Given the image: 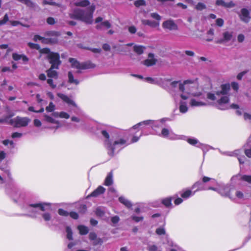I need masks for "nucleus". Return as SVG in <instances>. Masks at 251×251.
<instances>
[{
	"label": "nucleus",
	"mask_w": 251,
	"mask_h": 251,
	"mask_svg": "<svg viewBox=\"0 0 251 251\" xmlns=\"http://www.w3.org/2000/svg\"><path fill=\"white\" fill-rule=\"evenodd\" d=\"M40 52L47 55L46 58L51 64L50 67L52 68H55V69L59 68V66L61 64V61L60 60V55L58 53L52 52L50 49L47 48L40 50Z\"/></svg>",
	"instance_id": "f257e3e1"
},
{
	"label": "nucleus",
	"mask_w": 251,
	"mask_h": 251,
	"mask_svg": "<svg viewBox=\"0 0 251 251\" xmlns=\"http://www.w3.org/2000/svg\"><path fill=\"white\" fill-rule=\"evenodd\" d=\"M221 90L216 92V95L218 98L221 95H223L220 99L217 100V102L218 104L217 106L218 108L221 110L225 109V108L222 107L223 104L227 103L229 100L228 97L226 96L228 92L230 90V87L229 84H225L221 86Z\"/></svg>",
	"instance_id": "f03ea898"
},
{
	"label": "nucleus",
	"mask_w": 251,
	"mask_h": 251,
	"mask_svg": "<svg viewBox=\"0 0 251 251\" xmlns=\"http://www.w3.org/2000/svg\"><path fill=\"white\" fill-rule=\"evenodd\" d=\"M186 84H192L193 87L197 88L199 86L198 79L185 80L182 83L180 80L174 81L170 83V86L172 89H174L176 88L178 85L179 91L184 92L185 89V85Z\"/></svg>",
	"instance_id": "7ed1b4c3"
},
{
	"label": "nucleus",
	"mask_w": 251,
	"mask_h": 251,
	"mask_svg": "<svg viewBox=\"0 0 251 251\" xmlns=\"http://www.w3.org/2000/svg\"><path fill=\"white\" fill-rule=\"evenodd\" d=\"M95 8V5L92 4L88 8V12H85V11L82 9L80 21L87 24H92L93 21V13Z\"/></svg>",
	"instance_id": "20e7f679"
},
{
	"label": "nucleus",
	"mask_w": 251,
	"mask_h": 251,
	"mask_svg": "<svg viewBox=\"0 0 251 251\" xmlns=\"http://www.w3.org/2000/svg\"><path fill=\"white\" fill-rule=\"evenodd\" d=\"M30 122V120L27 117L17 116L13 119H10L8 123L9 125L13 126L14 127L19 128L27 126Z\"/></svg>",
	"instance_id": "39448f33"
},
{
	"label": "nucleus",
	"mask_w": 251,
	"mask_h": 251,
	"mask_svg": "<svg viewBox=\"0 0 251 251\" xmlns=\"http://www.w3.org/2000/svg\"><path fill=\"white\" fill-rule=\"evenodd\" d=\"M103 21V18L101 17H98L95 19V23L98 24L96 26V28L98 30H102L104 28L108 29L111 27V24L107 20Z\"/></svg>",
	"instance_id": "423d86ee"
},
{
	"label": "nucleus",
	"mask_w": 251,
	"mask_h": 251,
	"mask_svg": "<svg viewBox=\"0 0 251 251\" xmlns=\"http://www.w3.org/2000/svg\"><path fill=\"white\" fill-rule=\"evenodd\" d=\"M145 79L147 82H149L150 83L160 85L161 86H163L165 81L169 82V81H171L172 80V78H165V79L160 78L159 79H157L153 78H152L151 77H146L145 78Z\"/></svg>",
	"instance_id": "0eeeda50"
},
{
	"label": "nucleus",
	"mask_w": 251,
	"mask_h": 251,
	"mask_svg": "<svg viewBox=\"0 0 251 251\" xmlns=\"http://www.w3.org/2000/svg\"><path fill=\"white\" fill-rule=\"evenodd\" d=\"M162 27L169 30H176L178 29L177 25L172 20H169L164 22L162 24Z\"/></svg>",
	"instance_id": "6e6552de"
},
{
	"label": "nucleus",
	"mask_w": 251,
	"mask_h": 251,
	"mask_svg": "<svg viewBox=\"0 0 251 251\" xmlns=\"http://www.w3.org/2000/svg\"><path fill=\"white\" fill-rule=\"evenodd\" d=\"M239 17L241 20L246 23H249L251 19L250 12L246 8H242L241 10V13L239 14Z\"/></svg>",
	"instance_id": "1a4fd4ad"
},
{
	"label": "nucleus",
	"mask_w": 251,
	"mask_h": 251,
	"mask_svg": "<svg viewBox=\"0 0 251 251\" xmlns=\"http://www.w3.org/2000/svg\"><path fill=\"white\" fill-rule=\"evenodd\" d=\"M89 238L90 240L93 241L92 244L93 246L101 245L103 243L102 239L100 238H98L97 234L93 232H91L89 233Z\"/></svg>",
	"instance_id": "9d476101"
},
{
	"label": "nucleus",
	"mask_w": 251,
	"mask_h": 251,
	"mask_svg": "<svg viewBox=\"0 0 251 251\" xmlns=\"http://www.w3.org/2000/svg\"><path fill=\"white\" fill-rule=\"evenodd\" d=\"M232 37V32L226 31L223 33V38L216 41L217 44H223L231 40Z\"/></svg>",
	"instance_id": "9b49d317"
},
{
	"label": "nucleus",
	"mask_w": 251,
	"mask_h": 251,
	"mask_svg": "<svg viewBox=\"0 0 251 251\" xmlns=\"http://www.w3.org/2000/svg\"><path fill=\"white\" fill-rule=\"evenodd\" d=\"M148 59L144 61V64L147 66H151L154 65L156 63V59L154 58V54L152 53H150L148 55Z\"/></svg>",
	"instance_id": "f8f14e48"
},
{
	"label": "nucleus",
	"mask_w": 251,
	"mask_h": 251,
	"mask_svg": "<svg viewBox=\"0 0 251 251\" xmlns=\"http://www.w3.org/2000/svg\"><path fill=\"white\" fill-rule=\"evenodd\" d=\"M57 95L59 98L68 104L72 105L75 107H77V105L75 101L70 99L67 96L62 93H57Z\"/></svg>",
	"instance_id": "ddd939ff"
},
{
	"label": "nucleus",
	"mask_w": 251,
	"mask_h": 251,
	"mask_svg": "<svg viewBox=\"0 0 251 251\" xmlns=\"http://www.w3.org/2000/svg\"><path fill=\"white\" fill-rule=\"evenodd\" d=\"M105 189L102 186H99L95 190H94L90 195L87 197V198H89L91 197H97L104 193Z\"/></svg>",
	"instance_id": "4468645a"
},
{
	"label": "nucleus",
	"mask_w": 251,
	"mask_h": 251,
	"mask_svg": "<svg viewBox=\"0 0 251 251\" xmlns=\"http://www.w3.org/2000/svg\"><path fill=\"white\" fill-rule=\"evenodd\" d=\"M82 12V9H75L72 13H69V15L71 19L80 21L81 14Z\"/></svg>",
	"instance_id": "2eb2a0df"
},
{
	"label": "nucleus",
	"mask_w": 251,
	"mask_h": 251,
	"mask_svg": "<svg viewBox=\"0 0 251 251\" xmlns=\"http://www.w3.org/2000/svg\"><path fill=\"white\" fill-rule=\"evenodd\" d=\"M69 62L71 63V66L78 69H82V63H80L77 60L73 58H69Z\"/></svg>",
	"instance_id": "dca6fc26"
},
{
	"label": "nucleus",
	"mask_w": 251,
	"mask_h": 251,
	"mask_svg": "<svg viewBox=\"0 0 251 251\" xmlns=\"http://www.w3.org/2000/svg\"><path fill=\"white\" fill-rule=\"evenodd\" d=\"M185 86H186V88H188L189 93H191V95L192 96L194 97H199L201 95V93L199 92V93H193V92L194 90H198L199 89V86L197 88H196L195 87H193L192 84H186L185 85Z\"/></svg>",
	"instance_id": "f3484780"
},
{
	"label": "nucleus",
	"mask_w": 251,
	"mask_h": 251,
	"mask_svg": "<svg viewBox=\"0 0 251 251\" xmlns=\"http://www.w3.org/2000/svg\"><path fill=\"white\" fill-rule=\"evenodd\" d=\"M142 24L144 25H148L152 27H155L159 25V22L152 21L149 20H142Z\"/></svg>",
	"instance_id": "a211bd4d"
},
{
	"label": "nucleus",
	"mask_w": 251,
	"mask_h": 251,
	"mask_svg": "<svg viewBox=\"0 0 251 251\" xmlns=\"http://www.w3.org/2000/svg\"><path fill=\"white\" fill-rule=\"evenodd\" d=\"M46 205H50V203H35V204H31L29 205V207H33L34 208H39L41 211H45V206Z\"/></svg>",
	"instance_id": "6ab92c4d"
},
{
	"label": "nucleus",
	"mask_w": 251,
	"mask_h": 251,
	"mask_svg": "<svg viewBox=\"0 0 251 251\" xmlns=\"http://www.w3.org/2000/svg\"><path fill=\"white\" fill-rule=\"evenodd\" d=\"M55 68H50L47 71V75L49 77L51 78H57L58 76V73L56 71L53 70Z\"/></svg>",
	"instance_id": "aec40b11"
},
{
	"label": "nucleus",
	"mask_w": 251,
	"mask_h": 251,
	"mask_svg": "<svg viewBox=\"0 0 251 251\" xmlns=\"http://www.w3.org/2000/svg\"><path fill=\"white\" fill-rule=\"evenodd\" d=\"M240 177V179L248 182L251 184V176L243 175L240 176V175H236L232 177V179H233L236 177Z\"/></svg>",
	"instance_id": "412c9836"
},
{
	"label": "nucleus",
	"mask_w": 251,
	"mask_h": 251,
	"mask_svg": "<svg viewBox=\"0 0 251 251\" xmlns=\"http://www.w3.org/2000/svg\"><path fill=\"white\" fill-rule=\"evenodd\" d=\"M113 175L112 172H110L107 176H106L105 181L104 185L106 186H110L113 183V179H112Z\"/></svg>",
	"instance_id": "4be33fe9"
},
{
	"label": "nucleus",
	"mask_w": 251,
	"mask_h": 251,
	"mask_svg": "<svg viewBox=\"0 0 251 251\" xmlns=\"http://www.w3.org/2000/svg\"><path fill=\"white\" fill-rule=\"evenodd\" d=\"M190 105L192 106H201L206 105L204 102L197 101L195 99H191L190 102Z\"/></svg>",
	"instance_id": "5701e85b"
},
{
	"label": "nucleus",
	"mask_w": 251,
	"mask_h": 251,
	"mask_svg": "<svg viewBox=\"0 0 251 251\" xmlns=\"http://www.w3.org/2000/svg\"><path fill=\"white\" fill-rule=\"evenodd\" d=\"M145 49V47L142 46L135 45L133 47L134 51L138 54H142L144 52V50Z\"/></svg>",
	"instance_id": "b1692460"
},
{
	"label": "nucleus",
	"mask_w": 251,
	"mask_h": 251,
	"mask_svg": "<svg viewBox=\"0 0 251 251\" xmlns=\"http://www.w3.org/2000/svg\"><path fill=\"white\" fill-rule=\"evenodd\" d=\"M119 201L124 204L126 207L130 208L132 206L131 203L123 197H121L119 198Z\"/></svg>",
	"instance_id": "393cba45"
},
{
	"label": "nucleus",
	"mask_w": 251,
	"mask_h": 251,
	"mask_svg": "<svg viewBox=\"0 0 251 251\" xmlns=\"http://www.w3.org/2000/svg\"><path fill=\"white\" fill-rule=\"evenodd\" d=\"M90 2L88 0H82L79 2H75V5L76 6L86 7L90 5Z\"/></svg>",
	"instance_id": "a878e982"
},
{
	"label": "nucleus",
	"mask_w": 251,
	"mask_h": 251,
	"mask_svg": "<svg viewBox=\"0 0 251 251\" xmlns=\"http://www.w3.org/2000/svg\"><path fill=\"white\" fill-rule=\"evenodd\" d=\"M78 229L81 235H86L88 233L89 230L87 227L84 226H79Z\"/></svg>",
	"instance_id": "bb28decb"
},
{
	"label": "nucleus",
	"mask_w": 251,
	"mask_h": 251,
	"mask_svg": "<svg viewBox=\"0 0 251 251\" xmlns=\"http://www.w3.org/2000/svg\"><path fill=\"white\" fill-rule=\"evenodd\" d=\"M68 78L69 82L70 83H75L76 85L79 83V81L77 79H74L73 75L71 72H69L68 73Z\"/></svg>",
	"instance_id": "cd10ccee"
},
{
	"label": "nucleus",
	"mask_w": 251,
	"mask_h": 251,
	"mask_svg": "<svg viewBox=\"0 0 251 251\" xmlns=\"http://www.w3.org/2000/svg\"><path fill=\"white\" fill-rule=\"evenodd\" d=\"M82 69H87L90 68H93L95 67V65L90 62L82 63Z\"/></svg>",
	"instance_id": "c85d7f7f"
},
{
	"label": "nucleus",
	"mask_w": 251,
	"mask_h": 251,
	"mask_svg": "<svg viewBox=\"0 0 251 251\" xmlns=\"http://www.w3.org/2000/svg\"><path fill=\"white\" fill-rule=\"evenodd\" d=\"M179 110L181 113H185L187 111L188 107H187L185 102H180Z\"/></svg>",
	"instance_id": "c756f323"
},
{
	"label": "nucleus",
	"mask_w": 251,
	"mask_h": 251,
	"mask_svg": "<svg viewBox=\"0 0 251 251\" xmlns=\"http://www.w3.org/2000/svg\"><path fill=\"white\" fill-rule=\"evenodd\" d=\"M44 117L45 118V120L49 123L57 124H59V122L58 121L55 120L52 117H51L47 115H45L44 116Z\"/></svg>",
	"instance_id": "7c9ffc66"
},
{
	"label": "nucleus",
	"mask_w": 251,
	"mask_h": 251,
	"mask_svg": "<svg viewBox=\"0 0 251 251\" xmlns=\"http://www.w3.org/2000/svg\"><path fill=\"white\" fill-rule=\"evenodd\" d=\"M66 231L67 232V239L69 240H73V233L71 228L69 226H67Z\"/></svg>",
	"instance_id": "2f4dec72"
},
{
	"label": "nucleus",
	"mask_w": 251,
	"mask_h": 251,
	"mask_svg": "<svg viewBox=\"0 0 251 251\" xmlns=\"http://www.w3.org/2000/svg\"><path fill=\"white\" fill-rule=\"evenodd\" d=\"M217 97H218L216 93L215 94L212 93H208L207 94V98L211 100H217Z\"/></svg>",
	"instance_id": "473e14b6"
},
{
	"label": "nucleus",
	"mask_w": 251,
	"mask_h": 251,
	"mask_svg": "<svg viewBox=\"0 0 251 251\" xmlns=\"http://www.w3.org/2000/svg\"><path fill=\"white\" fill-rule=\"evenodd\" d=\"M106 144L107 145V148L110 150V151L108 152V154L111 156H113L114 148L111 146L108 141H106Z\"/></svg>",
	"instance_id": "72a5a7b5"
},
{
	"label": "nucleus",
	"mask_w": 251,
	"mask_h": 251,
	"mask_svg": "<svg viewBox=\"0 0 251 251\" xmlns=\"http://www.w3.org/2000/svg\"><path fill=\"white\" fill-rule=\"evenodd\" d=\"M45 35L46 36H55V37H57V36H58L60 35V33L57 32V31H47L45 33Z\"/></svg>",
	"instance_id": "f704fd0d"
},
{
	"label": "nucleus",
	"mask_w": 251,
	"mask_h": 251,
	"mask_svg": "<svg viewBox=\"0 0 251 251\" xmlns=\"http://www.w3.org/2000/svg\"><path fill=\"white\" fill-rule=\"evenodd\" d=\"M146 4V3L145 0H137L134 2V5L137 7L140 6H145Z\"/></svg>",
	"instance_id": "c9c22d12"
},
{
	"label": "nucleus",
	"mask_w": 251,
	"mask_h": 251,
	"mask_svg": "<svg viewBox=\"0 0 251 251\" xmlns=\"http://www.w3.org/2000/svg\"><path fill=\"white\" fill-rule=\"evenodd\" d=\"M54 108H55L54 104L52 102H50L49 103V106L46 107V110L47 112H52L54 110Z\"/></svg>",
	"instance_id": "e433bc0d"
},
{
	"label": "nucleus",
	"mask_w": 251,
	"mask_h": 251,
	"mask_svg": "<svg viewBox=\"0 0 251 251\" xmlns=\"http://www.w3.org/2000/svg\"><path fill=\"white\" fill-rule=\"evenodd\" d=\"M13 116V114L6 116L4 118L0 119V124L7 123V124H9L8 123L9 122V120H10L9 118Z\"/></svg>",
	"instance_id": "4c0bfd02"
},
{
	"label": "nucleus",
	"mask_w": 251,
	"mask_h": 251,
	"mask_svg": "<svg viewBox=\"0 0 251 251\" xmlns=\"http://www.w3.org/2000/svg\"><path fill=\"white\" fill-rule=\"evenodd\" d=\"M28 46L31 49H35L37 50H39V51L40 50H42L41 49H40V47L38 44H34L32 43H28Z\"/></svg>",
	"instance_id": "58836bf2"
},
{
	"label": "nucleus",
	"mask_w": 251,
	"mask_h": 251,
	"mask_svg": "<svg viewBox=\"0 0 251 251\" xmlns=\"http://www.w3.org/2000/svg\"><path fill=\"white\" fill-rule=\"evenodd\" d=\"M249 143H247L244 147L245 148V154L249 158H251V148L250 149H247V148L248 147Z\"/></svg>",
	"instance_id": "ea45409f"
},
{
	"label": "nucleus",
	"mask_w": 251,
	"mask_h": 251,
	"mask_svg": "<svg viewBox=\"0 0 251 251\" xmlns=\"http://www.w3.org/2000/svg\"><path fill=\"white\" fill-rule=\"evenodd\" d=\"M56 22V20L51 17H48L47 19V23L50 25H54Z\"/></svg>",
	"instance_id": "a19ab883"
},
{
	"label": "nucleus",
	"mask_w": 251,
	"mask_h": 251,
	"mask_svg": "<svg viewBox=\"0 0 251 251\" xmlns=\"http://www.w3.org/2000/svg\"><path fill=\"white\" fill-rule=\"evenodd\" d=\"M206 8L205 4L199 2L196 6V9L198 10L201 11Z\"/></svg>",
	"instance_id": "79ce46f5"
},
{
	"label": "nucleus",
	"mask_w": 251,
	"mask_h": 251,
	"mask_svg": "<svg viewBox=\"0 0 251 251\" xmlns=\"http://www.w3.org/2000/svg\"><path fill=\"white\" fill-rule=\"evenodd\" d=\"M162 203L167 207L171 205V199L170 198H166L162 201Z\"/></svg>",
	"instance_id": "37998d69"
},
{
	"label": "nucleus",
	"mask_w": 251,
	"mask_h": 251,
	"mask_svg": "<svg viewBox=\"0 0 251 251\" xmlns=\"http://www.w3.org/2000/svg\"><path fill=\"white\" fill-rule=\"evenodd\" d=\"M58 213L60 215L63 216H68L69 214V213L67 211L61 208L58 209Z\"/></svg>",
	"instance_id": "c03bdc74"
},
{
	"label": "nucleus",
	"mask_w": 251,
	"mask_h": 251,
	"mask_svg": "<svg viewBox=\"0 0 251 251\" xmlns=\"http://www.w3.org/2000/svg\"><path fill=\"white\" fill-rule=\"evenodd\" d=\"M78 209L79 212L84 213L87 210V207L85 204H81L79 205V207L78 208Z\"/></svg>",
	"instance_id": "a18cd8bd"
},
{
	"label": "nucleus",
	"mask_w": 251,
	"mask_h": 251,
	"mask_svg": "<svg viewBox=\"0 0 251 251\" xmlns=\"http://www.w3.org/2000/svg\"><path fill=\"white\" fill-rule=\"evenodd\" d=\"M9 20V18L7 14H5L3 19L0 20V25L5 24Z\"/></svg>",
	"instance_id": "49530a36"
},
{
	"label": "nucleus",
	"mask_w": 251,
	"mask_h": 251,
	"mask_svg": "<svg viewBox=\"0 0 251 251\" xmlns=\"http://www.w3.org/2000/svg\"><path fill=\"white\" fill-rule=\"evenodd\" d=\"M149 251H161L155 245H150L148 247Z\"/></svg>",
	"instance_id": "de8ad7c7"
},
{
	"label": "nucleus",
	"mask_w": 251,
	"mask_h": 251,
	"mask_svg": "<svg viewBox=\"0 0 251 251\" xmlns=\"http://www.w3.org/2000/svg\"><path fill=\"white\" fill-rule=\"evenodd\" d=\"M42 217L46 221H49L51 219V216L49 213H45L42 214Z\"/></svg>",
	"instance_id": "09e8293b"
},
{
	"label": "nucleus",
	"mask_w": 251,
	"mask_h": 251,
	"mask_svg": "<svg viewBox=\"0 0 251 251\" xmlns=\"http://www.w3.org/2000/svg\"><path fill=\"white\" fill-rule=\"evenodd\" d=\"M191 193H192V192L191 190H187L185 192L183 193L181 195V196L182 198H187L191 195Z\"/></svg>",
	"instance_id": "8fccbe9b"
},
{
	"label": "nucleus",
	"mask_w": 251,
	"mask_h": 251,
	"mask_svg": "<svg viewBox=\"0 0 251 251\" xmlns=\"http://www.w3.org/2000/svg\"><path fill=\"white\" fill-rule=\"evenodd\" d=\"M151 16L157 21L161 20V16L156 13H152L151 14Z\"/></svg>",
	"instance_id": "3c124183"
},
{
	"label": "nucleus",
	"mask_w": 251,
	"mask_h": 251,
	"mask_svg": "<svg viewBox=\"0 0 251 251\" xmlns=\"http://www.w3.org/2000/svg\"><path fill=\"white\" fill-rule=\"evenodd\" d=\"M153 123H154V121L151 120H149L144 121L142 122H140L139 123V125H149L152 124H153Z\"/></svg>",
	"instance_id": "603ef678"
},
{
	"label": "nucleus",
	"mask_w": 251,
	"mask_h": 251,
	"mask_svg": "<svg viewBox=\"0 0 251 251\" xmlns=\"http://www.w3.org/2000/svg\"><path fill=\"white\" fill-rule=\"evenodd\" d=\"M156 233L158 235H164L165 234V230L163 228H158L156 230Z\"/></svg>",
	"instance_id": "864d4df0"
},
{
	"label": "nucleus",
	"mask_w": 251,
	"mask_h": 251,
	"mask_svg": "<svg viewBox=\"0 0 251 251\" xmlns=\"http://www.w3.org/2000/svg\"><path fill=\"white\" fill-rule=\"evenodd\" d=\"M169 131L167 128H163L161 131V135L164 137H167L169 135Z\"/></svg>",
	"instance_id": "5fc2aeb1"
},
{
	"label": "nucleus",
	"mask_w": 251,
	"mask_h": 251,
	"mask_svg": "<svg viewBox=\"0 0 251 251\" xmlns=\"http://www.w3.org/2000/svg\"><path fill=\"white\" fill-rule=\"evenodd\" d=\"M69 215L74 219H77L78 218V215L75 212H71Z\"/></svg>",
	"instance_id": "6e6d98bb"
},
{
	"label": "nucleus",
	"mask_w": 251,
	"mask_h": 251,
	"mask_svg": "<svg viewBox=\"0 0 251 251\" xmlns=\"http://www.w3.org/2000/svg\"><path fill=\"white\" fill-rule=\"evenodd\" d=\"M216 3L217 5H221L223 7H226V2H225L223 0H217Z\"/></svg>",
	"instance_id": "4d7b16f0"
},
{
	"label": "nucleus",
	"mask_w": 251,
	"mask_h": 251,
	"mask_svg": "<svg viewBox=\"0 0 251 251\" xmlns=\"http://www.w3.org/2000/svg\"><path fill=\"white\" fill-rule=\"evenodd\" d=\"M60 117L61 118L68 119L70 117V115L65 112H61Z\"/></svg>",
	"instance_id": "13d9d810"
},
{
	"label": "nucleus",
	"mask_w": 251,
	"mask_h": 251,
	"mask_svg": "<svg viewBox=\"0 0 251 251\" xmlns=\"http://www.w3.org/2000/svg\"><path fill=\"white\" fill-rule=\"evenodd\" d=\"M132 220L135 221L136 222H138L139 221H142L143 220V217H137L135 216H132L131 217Z\"/></svg>",
	"instance_id": "bf43d9fd"
},
{
	"label": "nucleus",
	"mask_w": 251,
	"mask_h": 251,
	"mask_svg": "<svg viewBox=\"0 0 251 251\" xmlns=\"http://www.w3.org/2000/svg\"><path fill=\"white\" fill-rule=\"evenodd\" d=\"M111 222L113 224H117L119 221L120 218H119V217L118 216H114V217L111 218Z\"/></svg>",
	"instance_id": "052dcab7"
},
{
	"label": "nucleus",
	"mask_w": 251,
	"mask_h": 251,
	"mask_svg": "<svg viewBox=\"0 0 251 251\" xmlns=\"http://www.w3.org/2000/svg\"><path fill=\"white\" fill-rule=\"evenodd\" d=\"M12 57L14 60L17 61L20 60L22 57V55H19L17 53H13Z\"/></svg>",
	"instance_id": "680f3d73"
},
{
	"label": "nucleus",
	"mask_w": 251,
	"mask_h": 251,
	"mask_svg": "<svg viewBox=\"0 0 251 251\" xmlns=\"http://www.w3.org/2000/svg\"><path fill=\"white\" fill-rule=\"evenodd\" d=\"M128 31L130 33L134 34L136 32V28L134 26H130L128 27Z\"/></svg>",
	"instance_id": "e2e57ef3"
},
{
	"label": "nucleus",
	"mask_w": 251,
	"mask_h": 251,
	"mask_svg": "<svg viewBox=\"0 0 251 251\" xmlns=\"http://www.w3.org/2000/svg\"><path fill=\"white\" fill-rule=\"evenodd\" d=\"M216 24L219 26H223L224 24V20L221 18L217 19L216 20Z\"/></svg>",
	"instance_id": "0e129e2a"
},
{
	"label": "nucleus",
	"mask_w": 251,
	"mask_h": 251,
	"mask_svg": "<svg viewBox=\"0 0 251 251\" xmlns=\"http://www.w3.org/2000/svg\"><path fill=\"white\" fill-rule=\"evenodd\" d=\"M244 39H245L244 35L242 34H240L238 35V36L237 37L238 41L240 43L243 42L244 40Z\"/></svg>",
	"instance_id": "69168bd1"
},
{
	"label": "nucleus",
	"mask_w": 251,
	"mask_h": 251,
	"mask_svg": "<svg viewBox=\"0 0 251 251\" xmlns=\"http://www.w3.org/2000/svg\"><path fill=\"white\" fill-rule=\"evenodd\" d=\"M22 134L21 133L18 132H14L12 134V138H20L22 137Z\"/></svg>",
	"instance_id": "338daca9"
},
{
	"label": "nucleus",
	"mask_w": 251,
	"mask_h": 251,
	"mask_svg": "<svg viewBox=\"0 0 251 251\" xmlns=\"http://www.w3.org/2000/svg\"><path fill=\"white\" fill-rule=\"evenodd\" d=\"M48 83L50 86L52 88H55L56 87V85L53 83V80L51 79H48L47 80Z\"/></svg>",
	"instance_id": "774afa93"
}]
</instances>
